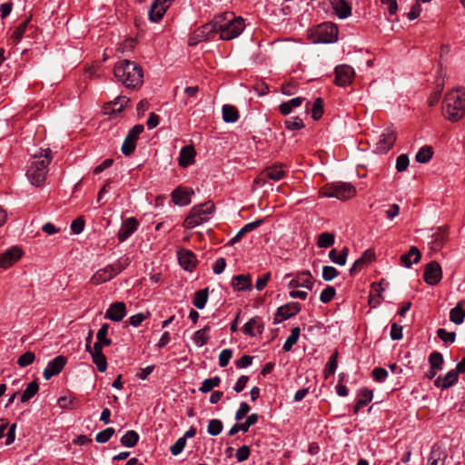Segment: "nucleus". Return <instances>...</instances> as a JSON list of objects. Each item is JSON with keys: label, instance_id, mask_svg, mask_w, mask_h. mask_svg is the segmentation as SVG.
<instances>
[{"label": "nucleus", "instance_id": "f03ea898", "mask_svg": "<svg viewBox=\"0 0 465 465\" xmlns=\"http://www.w3.org/2000/svg\"><path fill=\"white\" fill-rule=\"evenodd\" d=\"M213 23L215 33L220 34L222 40H232L239 36L245 27L244 20L232 12H224L214 16Z\"/></svg>", "mask_w": 465, "mask_h": 465}, {"label": "nucleus", "instance_id": "09e8293b", "mask_svg": "<svg viewBox=\"0 0 465 465\" xmlns=\"http://www.w3.org/2000/svg\"><path fill=\"white\" fill-rule=\"evenodd\" d=\"M429 363L431 369L440 371L443 365V356L439 351H432L429 356Z\"/></svg>", "mask_w": 465, "mask_h": 465}, {"label": "nucleus", "instance_id": "603ef678", "mask_svg": "<svg viewBox=\"0 0 465 465\" xmlns=\"http://www.w3.org/2000/svg\"><path fill=\"white\" fill-rule=\"evenodd\" d=\"M108 330H109V324L104 323L101 326V328L98 330L97 334H96L97 341H101L105 346H109L112 344V340L108 339L106 337L107 333H108Z\"/></svg>", "mask_w": 465, "mask_h": 465}, {"label": "nucleus", "instance_id": "9d476101", "mask_svg": "<svg viewBox=\"0 0 465 465\" xmlns=\"http://www.w3.org/2000/svg\"><path fill=\"white\" fill-rule=\"evenodd\" d=\"M215 34L214 25L212 21L194 30L189 38V45H195L199 42L212 38Z\"/></svg>", "mask_w": 465, "mask_h": 465}, {"label": "nucleus", "instance_id": "a211bd4d", "mask_svg": "<svg viewBox=\"0 0 465 465\" xmlns=\"http://www.w3.org/2000/svg\"><path fill=\"white\" fill-rule=\"evenodd\" d=\"M264 330V325L260 317L250 319L243 326L242 331L245 335L255 337L261 335Z\"/></svg>", "mask_w": 465, "mask_h": 465}, {"label": "nucleus", "instance_id": "c03bdc74", "mask_svg": "<svg viewBox=\"0 0 465 465\" xmlns=\"http://www.w3.org/2000/svg\"><path fill=\"white\" fill-rule=\"evenodd\" d=\"M334 240L335 237L333 233L325 232L318 236L317 245L320 248H328L333 245Z\"/></svg>", "mask_w": 465, "mask_h": 465}, {"label": "nucleus", "instance_id": "774afa93", "mask_svg": "<svg viewBox=\"0 0 465 465\" xmlns=\"http://www.w3.org/2000/svg\"><path fill=\"white\" fill-rule=\"evenodd\" d=\"M232 356V350H230V349L223 350L219 354V365L221 367L227 366Z\"/></svg>", "mask_w": 465, "mask_h": 465}, {"label": "nucleus", "instance_id": "20e7f679", "mask_svg": "<svg viewBox=\"0 0 465 465\" xmlns=\"http://www.w3.org/2000/svg\"><path fill=\"white\" fill-rule=\"evenodd\" d=\"M115 77L127 88H138L143 84V73L135 62L124 60L114 66Z\"/></svg>", "mask_w": 465, "mask_h": 465}, {"label": "nucleus", "instance_id": "9b49d317", "mask_svg": "<svg viewBox=\"0 0 465 465\" xmlns=\"http://www.w3.org/2000/svg\"><path fill=\"white\" fill-rule=\"evenodd\" d=\"M424 281L429 285H436L442 278V270L439 262L432 261L424 269Z\"/></svg>", "mask_w": 465, "mask_h": 465}, {"label": "nucleus", "instance_id": "bb28decb", "mask_svg": "<svg viewBox=\"0 0 465 465\" xmlns=\"http://www.w3.org/2000/svg\"><path fill=\"white\" fill-rule=\"evenodd\" d=\"M114 273L110 265L98 270L91 278L90 282L94 285H99L112 280L114 277Z\"/></svg>", "mask_w": 465, "mask_h": 465}, {"label": "nucleus", "instance_id": "1a4fd4ad", "mask_svg": "<svg viewBox=\"0 0 465 465\" xmlns=\"http://www.w3.org/2000/svg\"><path fill=\"white\" fill-rule=\"evenodd\" d=\"M143 130V124H136L128 132L121 149L124 155H130L134 151L136 141Z\"/></svg>", "mask_w": 465, "mask_h": 465}, {"label": "nucleus", "instance_id": "7c9ffc66", "mask_svg": "<svg viewBox=\"0 0 465 465\" xmlns=\"http://www.w3.org/2000/svg\"><path fill=\"white\" fill-rule=\"evenodd\" d=\"M447 239L446 230L443 228H438L435 232L431 235L430 244L433 251H439L444 244Z\"/></svg>", "mask_w": 465, "mask_h": 465}, {"label": "nucleus", "instance_id": "39448f33", "mask_svg": "<svg viewBox=\"0 0 465 465\" xmlns=\"http://www.w3.org/2000/svg\"><path fill=\"white\" fill-rule=\"evenodd\" d=\"M214 211V204L208 201L193 206L183 222V227L192 229L210 220Z\"/></svg>", "mask_w": 465, "mask_h": 465}, {"label": "nucleus", "instance_id": "338daca9", "mask_svg": "<svg viewBox=\"0 0 465 465\" xmlns=\"http://www.w3.org/2000/svg\"><path fill=\"white\" fill-rule=\"evenodd\" d=\"M338 276V271L333 266H324L322 268V278L325 281H331Z\"/></svg>", "mask_w": 465, "mask_h": 465}, {"label": "nucleus", "instance_id": "37998d69", "mask_svg": "<svg viewBox=\"0 0 465 465\" xmlns=\"http://www.w3.org/2000/svg\"><path fill=\"white\" fill-rule=\"evenodd\" d=\"M372 391L368 389L362 390L361 392V397L354 406V412L357 413L361 408L367 405V403L372 400Z\"/></svg>", "mask_w": 465, "mask_h": 465}, {"label": "nucleus", "instance_id": "4c0bfd02", "mask_svg": "<svg viewBox=\"0 0 465 465\" xmlns=\"http://www.w3.org/2000/svg\"><path fill=\"white\" fill-rule=\"evenodd\" d=\"M464 318L465 310L462 308L461 302H458L450 312V320L455 324H460L463 322Z\"/></svg>", "mask_w": 465, "mask_h": 465}, {"label": "nucleus", "instance_id": "c756f323", "mask_svg": "<svg viewBox=\"0 0 465 465\" xmlns=\"http://www.w3.org/2000/svg\"><path fill=\"white\" fill-rule=\"evenodd\" d=\"M264 220L263 219H259V220H256V221H253L252 223H249L247 224H245L237 233L234 237H232L229 242H228V245H233L234 243L238 242L241 241V239L247 233V232H250L252 231H253L254 229L258 228L260 225H262L263 223Z\"/></svg>", "mask_w": 465, "mask_h": 465}, {"label": "nucleus", "instance_id": "412c9836", "mask_svg": "<svg viewBox=\"0 0 465 465\" xmlns=\"http://www.w3.org/2000/svg\"><path fill=\"white\" fill-rule=\"evenodd\" d=\"M22 256L21 249L13 247L0 254V267L6 269L13 265Z\"/></svg>", "mask_w": 465, "mask_h": 465}, {"label": "nucleus", "instance_id": "a19ab883", "mask_svg": "<svg viewBox=\"0 0 465 465\" xmlns=\"http://www.w3.org/2000/svg\"><path fill=\"white\" fill-rule=\"evenodd\" d=\"M301 329L300 327H294L292 329L291 334L287 337L282 349L284 351H290L294 344L298 341L300 337Z\"/></svg>", "mask_w": 465, "mask_h": 465}, {"label": "nucleus", "instance_id": "49530a36", "mask_svg": "<svg viewBox=\"0 0 465 465\" xmlns=\"http://www.w3.org/2000/svg\"><path fill=\"white\" fill-rule=\"evenodd\" d=\"M38 390H39L38 383L35 381H31L27 385L25 391L22 393L21 401L22 402L28 401L31 398H33L37 393Z\"/></svg>", "mask_w": 465, "mask_h": 465}, {"label": "nucleus", "instance_id": "a878e982", "mask_svg": "<svg viewBox=\"0 0 465 465\" xmlns=\"http://www.w3.org/2000/svg\"><path fill=\"white\" fill-rule=\"evenodd\" d=\"M459 374L457 371L451 370L448 371L443 377L439 376L434 381V385L438 388L448 389L458 381Z\"/></svg>", "mask_w": 465, "mask_h": 465}, {"label": "nucleus", "instance_id": "6e6552de", "mask_svg": "<svg viewBox=\"0 0 465 465\" xmlns=\"http://www.w3.org/2000/svg\"><path fill=\"white\" fill-rule=\"evenodd\" d=\"M302 310V306L299 302H289L277 309L274 314L273 323L278 324L282 321L288 320L292 316L298 314Z\"/></svg>", "mask_w": 465, "mask_h": 465}, {"label": "nucleus", "instance_id": "13d9d810", "mask_svg": "<svg viewBox=\"0 0 465 465\" xmlns=\"http://www.w3.org/2000/svg\"><path fill=\"white\" fill-rule=\"evenodd\" d=\"M323 114V107H322V100L321 98H317L312 105V117L314 120H319Z\"/></svg>", "mask_w": 465, "mask_h": 465}, {"label": "nucleus", "instance_id": "69168bd1", "mask_svg": "<svg viewBox=\"0 0 465 465\" xmlns=\"http://www.w3.org/2000/svg\"><path fill=\"white\" fill-rule=\"evenodd\" d=\"M85 222L82 217H77L71 223V230L74 234L81 233L84 229Z\"/></svg>", "mask_w": 465, "mask_h": 465}, {"label": "nucleus", "instance_id": "393cba45", "mask_svg": "<svg viewBox=\"0 0 465 465\" xmlns=\"http://www.w3.org/2000/svg\"><path fill=\"white\" fill-rule=\"evenodd\" d=\"M196 155L195 149L193 145L183 146L179 154L178 163L181 167H187L194 163Z\"/></svg>", "mask_w": 465, "mask_h": 465}, {"label": "nucleus", "instance_id": "e2e57ef3", "mask_svg": "<svg viewBox=\"0 0 465 465\" xmlns=\"http://www.w3.org/2000/svg\"><path fill=\"white\" fill-rule=\"evenodd\" d=\"M410 163V160L407 154L402 153L396 159V169L398 172H404L407 170Z\"/></svg>", "mask_w": 465, "mask_h": 465}, {"label": "nucleus", "instance_id": "5fc2aeb1", "mask_svg": "<svg viewBox=\"0 0 465 465\" xmlns=\"http://www.w3.org/2000/svg\"><path fill=\"white\" fill-rule=\"evenodd\" d=\"M91 356H92L94 363L97 367V370L100 372H104L106 371V369H107V361H106V358L104 355V353L91 355Z\"/></svg>", "mask_w": 465, "mask_h": 465}, {"label": "nucleus", "instance_id": "2f4dec72", "mask_svg": "<svg viewBox=\"0 0 465 465\" xmlns=\"http://www.w3.org/2000/svg\"><path fill=\"white\" fill-rule=\"evenodd\" d=\"M421 254L417 247L412 246L408 253L401 256V263L406 267H411L412 263H417L420 260Z\"/></svg>", "mask_w": 465, "mask_h": 465}, {"label": "nucleus", "instance_id": "de8ad7c7", "mask_svg": "<svg viewBox=\"0 0 465 465\" xmlns=\"http://www.w3.org/2000/svg\"><path fill=\"white\" fill-rule=\"evenodd\" d=\"M337 359H338V351H336L330 357L329 361L324 368L325 379H327L330 375H332L335 373L337 367H338Z\"/></svg>", "mask_w": 465, "mask_h": 465}, {"label": "nucleus", "instance_id": "f704fd0d", "mask_svg": "<svg viewBox=\"0 0 465 465\" xmlns=\"http://www.w3.org/2000/svg\"><path fill=\"white\" fill-rule=\"evenodd\" d=\"M348 253V247H343L340 253H338L335 249H332L329 252V258L332 262L343 266L346 263Z\"/></svg>", "mask_w": 465, "mask_h": 465}, {"label": "nucleus", "instance_id": "3c124183", "mask_svg": "<svg viewBox=\"0 0 465 465\" xmlns=\"http://www.w3.org/2000/svg\"><path fill=\"white\" fill-rule=\"evenodd\" d=\"M130 264V259L126 256L120 258L115 262L110 264L114 275L116 276Z\"/></svg>", "mask_w": 465, "mask_h": 465}, {"label": "nucleus", "instance_id": "4468645a", "mask_svg": "<svg viewBox=\"0 0 465 465\" xmlns=\"http://www.w3.org/2000/svg\"><path fill=\"white\" fill-rule=\"evenodd\" d=\"M285 176V171L283 170V166L273 165L267 167L264 169L262 173L255 179V183H259L261 182H265L266 179H270L272 181H280Z\"/></svg>", "mask_w": 465, "mask_h": 465}, {"label": "nucleus", "instance_id": "052dcab7", "mask_svg": "<svg viewBox=\"0 0 465 465\" xmlns=\"http://www.w3.org/2000/svg\"><path fill=\"white\" fill-rule=\"evenodd\" d=\"M335 293H336V291H335L334 287L328 286L324 290H322V292H321L320 300L322 302L327 303L334 298Z\"/></svg>", "mask_w": 465, "mask_h": 465}, {"label": "nucleus", "instance_id": "423d86ee", "mask_svg": "<svg viewBox=\"0 0 465 465\" xmlns=\"http://www.w3.org/2000/svg\"><path fill=\"white\" fill-rule=\"evenodd\" d=\"M319 193L322 197L337 198L345 201L353 197L356 190L350 183L334 182L322 186Z\"/></svg>", "mask_w": 465, "mask_h": 465}, {"label": "nucleus", "instance_id": "6ab92c4d", "mask_svg": "<svg viewBox=\"0 0 465 465\" xmlns=\"http://www.w3.org/2000/svg\"><path fill=\"white\" fill-rule=\"evenodd\" d=\"M138 228V222L134 217H130L123 222L117 233L119 242L127 240Z\"/></svg>", "mask_w": 465, "mask_h": 465}, {"label": "nucleus", "instance_id": "58836bf2", "mask_svg": "<svg viewBox=\"0 0 465 465\" xmlns=\"http://www.w3.org/2000/svg\"><path fill=\"white\" fill-rule=\"evenodd\" d=\"M207 300H208V289L205 288V289L199 290L194 293L193 303L197 309L202 310L204 308V306L207 302Z\"/></svg>", "mask_w": 465, "mask_h": 465}, {"label": "nucleus", "instance_id": "c9c22d12", "mask_svg": "<svg viewBox=\"0 0 465 465\" xmlns=\"http://www.w3.org/2000/svg\"><path fill=\"white\" fill-rule=\"evenodd\" d=\"M223 119L226 123H235L239 118V113L235 106L224 104L222 108Z\"/></svg>", "mask_w": 465, "mask_h": 465}, {"label": "nucleus", "instance_id": "5701e85b", "mask_svg": "<svg viewBox=\"0 0 465 465\" xmlns=\"http://www.w3.org/2000/svg\"><path fill=\"white\" fill-rule=\"evenodd\" d=\"M129 101V98L126 96H118L114 102H110L104 105V114L114 115L121 113Z\"/></svg>", "mask_w": 465, "mask_h": 465}, {"label": "nucleus", "instance_id": "f3484780", "mask_svg": "<svg viewBox=\"0 0 465 465\" xmlns=\"http://www.w3.org/2000/svg\"><path fill=\"white\" fill-rule=\"evenodd\" d=\"M126 315V307L124 302H117L112 303L105 312V318L114 322L122 321Z\"/></svg>", "mask_w": 465, "mask_h": 465}, {"label": "nucleus", "instance_id": "0e129e2a", "mask_svg": "<svg viewBox=\"0 0 465 465\" xmlns=\"http://www.w3.org/2000/svg\"><path fill=\"white\" fill-rule=\"evenodd\" d=\"M186 446V440L184 438H179L173 445L171 446L170 451L173 455L176 456L180 454Z\"/></svg>", "mask_w": 465, "mask_h": 465}, {"label": "nucleus", "instance_id": "6e6d98bb", "mask_svg": "<svg viewBox=\"0 0 465 465\" xmlns=\"http://www.w3.org/2000/svg\"><path fill=\"white\" fill-rule=\"evenodd\" d=\"M35 355L32 351H26L17 359V364L20 367H26L34 362Z\"/></svg>", "mask_w": 465, "mask_h": 465}, {"label": "nucleus", "instance_id": "2eb2a0df", "mask_svg": "<svg viewBox=\"0 0 465 465\" xmlns=\"http://www.w3.org/2000/svg\"><path fill=\"white\" fill-rule=\"evenodd\" d=\"M66 364V358L63 355L56 356L51 361L48 362L47 366L44 371V378L48 381L53 376L59 374Z\"/></svg>", "mask_w": 465, "mask_h": 465}, {"label": "nucleus", "instance_id": "e433bc0d", "mask_svg": "<svg viewBox=\"0 0 465 465\" xmlns=\"http://www.w3.org/2000/svg\"><path fill=\"white\" fill-rule=\"evenodd\" d=\"M209 331H210V326L209 325L204 326L201 330L196 331L194 332L193 336V342L198 347H202L204 344H206L208 340H209V335H208Z\"/></svg>", "mask_w": 465, "mask_h": 465}, {"label": "nucleus", "instance_id": "864d4df0", "mask_svg": "<svg viewBox=\"0 0 465 465\" xmlns=\"http://www.w3.org/2000/svg\"><path fill=\"white\" fill-rule=\"evenodd\" d=\"M286 129L290 131L301 130L304 127L303 122L300 117H292L284 121Z\"/></svg>", "mask_w": 465, "mask_h": 465}, {"label": "nucleus", "instance_id": "473e14b6", "mask_svg": "<svg viewBox=\"0 0 465 465\" xmlns=\"http://www.w3.org/2000/svg\"><path fill=\"white\" fill-rule=\"evenodd\" d=\"M232 286L237 291L251 289L252 279L250 275L239 274L232 279Z\"/></svg>", "mask_w": 465, "mask_h": 465}, {"label": "nucleus", "instance_id": "f257e3e1", "mask_svg": "<svg viewBox=\"0 0 465 465\" xmlns=\"http://www.w3.org/2000/svg\"><path fill=\"white\" fill-rule=\"evenodd\" d=\"M52 158L53 153L49 148L40 149L32 156L26 171V177L32 185L40 187L45 183Z\"/></svg>", "mask_w": 465, "mask_h": 465}, {"label": "nucleus", "instance_id": "bf43d9fd", "mask_svg": "<svg viewBox=\"0 0 465 465\" xmlns=\"http://www.w3.org/2000/svg\"><path fill=\"white\" fill-rule=\"evenodd\" d=\"M29 21H24L21 23L13 32L12 38L15 40V43H18L23 38V35L27 28Z\"/></svg>", "mask_w": 465, "mask_h": 465}, {"label": "nucleus", "instance_id": "79ce46f5", "mask_svg": "<svg viewBox=\"0 0 465 465\" xmlns=\"http://www.w3.org/2000/svg\"><path fill=\"white\" fill-rule=\"evenodd\" d=\"M139 440V435L134 430H128L122 438L121 443L124 447L132 448L137 444Z\"/></svg>", "mask_w": 465, "mask_h": 465}, {"label": "nucleus", "instance_id": "aec40b11", "mask_svg": "<svg viewBox=\"0 0 465 465\" xmlns=\"http://www.w3.org/2000/svg\"><path fill=\"white\" fill-rule=\"evenodd\" d=\"M447 453L445 448L440 444H434L428 459V465H445Z\"/></svg>", "mask_w": 465, "mask_h": 465}, {"label": "nucleus", "instance_id": "dca6fc26", "mask_svg": "<svg viewBox=\"0 0 465 465\" xmlns=\"http://www.w3.org/2000/svg\"><path fill=\"white\" fill-rule=\"evenodd\" d=\"M313 285L314 281L309 271L298 272L295 277L289 282V286L292 288L302 287L308 290H312Z\"/></svg>", "mask_w": 465, "mask_h": 465}, {"label": "nucleus", "instance_id": "ea45409f", "mask_svg": "<svg viewBox=\"0 0 465 465\" xmlns=\"http://www.w3.org/2000/svg\"><path fill=\"white\" fill-rule=\"evenodd\" d=\"M433 155V150L431 146L424 145L416 153L415 160L420 163H428Z\"/></svg>", "mask_w": 465, "mask_h": 465}, {"label": "nucleus", "instance_id": "4d7b16f0", "mask_svg": "<svg viewBox=\"0 0 465 465\" xmlns=\"http://www.w3.org/2000/svg\"><path fill=\"white\" fill-rule=\"evenodd\" d=\"M114 434V428H106L105 430L98 432L95 436V440L99 443L107 442L111 437Z\"/></svg>", "mask_w": 465, "mask_h": 465}, {"label": "nucleus", "instance_id": "c85d7f7f", "mask_svg": "<svg viewBox=\"0 0 465 465\" xmlns=\"http://www.w3.org/2000/svg\"><path fill=\"white\" fill-rule=\"evenodd\" d=\"M259 416L256 413L249 415L246 420L242 423H235L229 430V435L233 436L239 431L247 432L249 428L258 421Z\"/></svg>", "mask_w": 465, "mask_h": 465}, {"label": "nucleus", "instance_id": "72a5a7b5", "mask_svg": "<svg viewBox=\"0 0 465 465\" xmlns=\"http://www.w3.org/2000/svg\"><path fill=\"white\" fill-rule=\"evenodd\" d=\"M302 102H303L302 97L292 98L288 102L282 103L279 105V110H280L281 114H282L283 115L290 114L294 108L301 106Z\"/></svg>", "mask_w": 465, "mask_h": 465}, {"label": "nucleus", "instance_id": "cd10ccee", "mask_svg": "<svg viewBox=\"0 0 465 465\" xmlns=\"http://www.w3.org/2000/svg\"><path fill=\"white\" fill-rule=\"evenodd\" d=\"M335 15L340 19H345L351 15V7L347 0H331Z\"/></svg>", "mask_w": 465, "mask_h": 465}, {"label": "nucleus", "instance_id": "0eeeda50", "mask_svg": "<svg viewBox=\"0 0 465 465\" xmlns=\"http://www.w3.org/2000/svg\"><path fill=\"white\" fill-rule=\"evenodd\" d=\"M339 29L336 25L326 22L317 25L312 31L313 43H334L338 39Z\"/></svg>", "mask_w": 465, "mask_h": 465}, {"label": "nucleus", "instance_id": "680f3d73", "mask_svg": "<svg viewBox=\"0 0 465 465\" xmlns=\"http://www.w3.org/2000/svg\"><path fill=\"white\" fill-rule=\"evenodd\" d=\"M437 335L441 341H443L445 342L449 341L450 343H453L456 339V333L454 331L449 332L445 329H442V328L438 329Z\"/></svg>", "mask_w": 465, "mask_h": 465}, {"label": "nucleus", "instance_id": "f8f14e48", "mask_svg": "<svg viewBox=\"0 0 465 465\" xmlns=\"http://www.w3.org/2000/svg\"><path fill=\"white\" fill-rule=\"evenodd\" d=\"M395 141V131L391 128L384 130L376 143V151L380 153H387L393 146Z\"/></svg>", "mask_w": 465, "mask_h": 465}, {"label": "nucleus", "instance_id": "4be33fe9", "mask_svg": "<svg viewBox=\"0 0 465 465\" xmlns=\"http://www.w3.org/2000/svg\"><path fill=\"white\" fill-rule=\"evenodd\" d=\"M180 265L187 271H193L196 265V258L193 252L182 249L177 252Z\"/></svg>", "mask_w": 465, "mask_h": 465}, {"label": "nucleus", "instance_id": "b1692460", "mask_svg": "<svg viewBox=\"0 0 465 465\" xmlns=\"http://www.w3.org/2000/svg\"><path fill=\"white\" fill-rule=\"evenodd\" d=\"M192 194H193L192 189L177 188L172 193V200L177 205L185 206L191 203Z\"/></svg>", "mask_w": 465, "mask_h": 465}, {"label": "nucleus", "instance_id": "ddd939ff", "mask_svg": "<svg viewBox=\"0 0 465 465\" xmlns=\"http://www.w3.org/2000/svg\"><path fill=\"white\" fill-rule=\"evenodd\" d=\"M354 77V70L347 64H341L335 68V84L339 86L350 84Z\"/></svg>", "mask_w": 465, "mask_h": 465}, {"label": "nucleus", "instance_id": "a18cd8bd", "mask_svg": "<svg viewBox=\"0 0 465 465\" xmlns=\"http://www.w3.org/2000/svg\"><path fill=\"white\" fill-rule=\"evenodd\" d=\"M221 382V379L218 376H214L213 378L205 379L203 382L199 391L203 393H207L211 391L213 388L219 386Z\"/></svg>", "mask_w": 465, "mask_h": 465}, {"label": "nucleus", "instance_id": "7ed1b4c3", "mask_svg": "<svg viewBox=\"0 0 465 465\" xmlns=\"http://www.w3.org/2000/svg\"><path fill=\"white\" fill-rule=\"evenodd\" d=\"M442 114L447 120L453 123L464 116L465 88L458 87L446 94L443 101Z\"/></svg>", "mask_w": 465, "mask_h": 465}, {"label": "nucleus", "instance_id": "8fccbe9b", "mask_svg": "<svg viewBox=\"0 0 465 465\" xmlns=\"http://www.w3.org/2000/svg\"><path fill=\"white\" fill-rule=\"evenodd\" d=\"M223 422L218 419H213L209 421L207 431L212 436L219 435L223 430Z\"/></svg>", "mask_w": 465, "mask_h": 465}]
</instances>
